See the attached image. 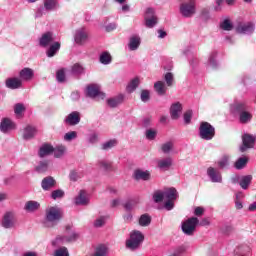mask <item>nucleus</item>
Instances as JSON below:
<instances>
[{
    "label": "nucleus",
    "instance_id": "e433bc0d",
    "mask_svg": "<svg viewBox=\"0 0 256 256\" xmlns=\"http://www.w3.org/2000/svg\"><path fill=\"white\" fill-rule=\"evenodd\" d=\"M253 180V176L248 175V176H242V178L240 179V186L243 190H248L251 182Z\"/></svg>",
    "mask_w": 256,
    "mask_h": 256
},
{
    "label": "nucleus",
    "instance_id": "7ed1b4c3",
    "mask_svg": "<svg viewBox=\"0 0 256 256\" xmlns=\"http://www.w3.org/2000/svg\"><path fill=\"white\" fill-rule=\"evenodd\" d=\"M58 9H60L59 0H43V6L37 9L35 18L43 17L47 13L57 11Z\"/></svg>",
    "mask_w": 256,
    "mask_h": 256
},
{
    "label": "nucleus",
    "instance_id": "e2e57ef3",
    "mask_svg": "<svg viewBox=\"0 0 256 256\" xmlns=\"http://www.w3.org/2000/svg\"><path fill=\"white\" fill-rule=\"evenodd\" d=\"M219 168H227L229 166V156H223L218 162Z\"/></svg>",
    "mask_w": 256,
    "mask_h": 256
},
{
    "label": "nucleus",
    "instance_id": "4d7b16f0",
    "mask_svg": "<svg viewBox=\"0 0 256 256\" xmlns=\"http://www.w3.org/2000/svg\"><path fill=\"white\" fill-rule=\"evenodd\" d=\"M140 225L146 226L150 225L151 223V216H148V214H143L139 219Z\"/></svg>",
    "mask_w": 256,
    "mask_h": 256
},
{
    "label": "nucleus",
    "instance_id": "bb28decb",
    "mask_svg": "<svg viewBox=\"0 0 256 256\" xmlns=\"http://www.w3.org/2000/svg\"><path fill=\"white\" fill-rule=\"evenodd\" d=\"M178 198V192L176 188H167L164 190V200H170L175 204V200Z\"/></svg>",
    "mask_w": 256,
    "mask_h": 256
},
{
    "label": "nucleus",
    "instance_id": "72a5a7b5",
    "mask_svg": "<svg viewBox=\"0 0 256 256\" xmlns=\"http://www.w3.org/2000/svg\"><path fill=\"white\" fill-rule=\"evenodd\" d=\"M217 57H218L217 51H213L209 55L208 66L211 67L212 69H217V67H219V62L217 61Z\"/></svg>",
    "mask_w": 256,
    "mask_h": 256
},
{
    "label": "nucleus",
    "instance_id": "2f4dec72",
    "mask_svg": "<svg viewBox=\"0 0 256 256\" xmlns=\"http://www.w3.org/2000/svg\"><path fill=\"white\" fill-rule=\"evenodd\" d=\"M71 73L77 76L85 75V66L80 64V62H75V64L71 66Z\"/></svg>",
    "mask_w": 256,
    "mask_h": 256
},
{
    "label": "nucleus",
    "instance_id": "f257e3e1",
    "mask_svg": "<svg viewBox=\"0 0 256 256\" xmlns=\"http://www.w3.org/2000/svg\"><path fill=\"white\" fill-rule=\"evenodd\" d=\"M62 219V210L58 206H50L46 209V215L44 219L45 227H55Z\"/></svg>",
    "mask_w": 256,
    "mask_h": 256
},
{
    "label": "nucleus",
    "instance_id": "603ef678",
    "mask_svg": "<svg viewBox=\"0 0 256 256\" xmlns=\"http://www.w3.org/2000/svg\"><path fill=\"white\" fill-rule=\"evenodd\" d=\"M165 82L167 86H173L174 84V74L173 72H166L164 74Z\"/></svg>",
    "mask_w": 256,
    "mask_h": 256
},
{
    "label": "nucleus",
    "instance_id": "a18cd8bd",
    "mask_svg": "<svg viewBox=\"0 0 256 256\" xmlns=\"http://www.w3.org/2000/svg\"><path fill=\"white\" fill-rule=\"evenodd\" d=\"M49 168V162L43 161L39 162L38 166H36V172H39V174H42L44 172H47Z\"/></svg>",
    "mask_w": 256,
    "mask_h": 256
},
{
    "label": "nucleus",
    "instance_id": "c85d7f7f",
    "mask_svg": "<svg viewBox=\"0 0 256 256\" xmlns=\"http://www.w3.org/2000/svg\"><path fill=\"white\" fill-rule=\"evenodd\" d=\"M54 152V146L51 144H42V146L39 148V156L40 158H45V156H49Z\"/></svg>",
    "mask_w": 256,
    "mask_h": 256
},
{
    "label": "nucleus",
    "instance_id": "58836bf2",
    "mask_svg": "<svg viewBox=\"0 0 256 256\" xmlns=\"http://www.w3.org/2000/svg\"><path fill=\"white\" fill-rule=\"evenodd\" d=\"M99 61L102 65H110V63H112V56L108 51H105L104 53H101Z\"/></svg>",
    "mask_w": 256,
    "mask_h": 256
},
{
    "label": "nucleus",
    "instance_id": "423d86ee",
    "mask_svg": "<svg viewBox=\"0 0 256 256\" xmlns=\"http://www.w3.org/2000/svg\"><path fill=\"white\" fill-rule=\"evenodd\" d=\"M85 94L89 98H101L102 100L106 98V94L102 92L99 84H88L85 88Z\"/></svg>",
    "mask_w": 256,
    "mask_h": 256
},
{
    "label": "nucleus",
    "instance_id": "ddd939ff",
    "mask_svg": "<svg viewBox=\"0 0 256 256\" xmlns=\"http://www.w3.org/2000/svg\"><path fill=\"white\" fill-rule=\"evenodd\" d=\"M237 33L242 35H252L255 31L254 23H241L236 28Z\"/></svg>",
    "mask_w": 256,
    "mask_h": 256
},
{
    "label": "nucleus",
    "instance_id": "13d9d810",
    "mask_svg": "<svg viewBox=\"0 0 256 256\" xmlns=\"http://www.w3.org/2000/svg\"><path fill=\"white\" fill-rule=\"evenodd\" d=\"M145 134H146V138L148 140H155L156 136H157V130H153L152 128H148L146 131H145Z\"/></svg>",
    "mask_w": 256,
    "mask_h": 256
},
{
    "label": "nucleus",
    "instance_id": "79ce46f5",
    "mask_svg": "<svg viewBox=\"0 0 256 256\" xmlns=\"http://www.w3.org/2000/svg\"><path fill=\"white\" fill-rule=\"evenodd\" d=\"M107 253H108L107 245H98L94 255H92V256H106Z\"/></svg>",
    "mask_w": 256,
    "mask_h": 256
},
{
    "label": "nucleus",
    "instance_id": "bf43d9fd",
    "mask_svg": "<svg viewBox=\"0 0 256 256\" xmlns=\"http://www.w3.org/2000/svg\"><path fill=\"white\" fill-rule=\"evenodd\" d=\"M24 110H26V107L24 104H21V103L15 104L14 112H15V114H17V116H21L23 114Z\"/></svg>",
    "mask_w": 256,
    "mask_h": 256
},
{
    "label": "nucleus",
    "instance_id": "9b49d317",
    "mask_svg": "<svg viewBox=\"0 0 256 256\" xmlns=\"http://www.w3.org/2000/svg\"><path fill=\"white\" fill-rule=\"evenodd\" d=\"M1 225L5 229H12L17 225V218L15 216V212H6L1 220Z\"/></svg>",
    "mask_w": 256,
    "mask_h": 256
},
{
    "label": "nucleus",
    "instance_id": "49530a36",
    "mask_svg": "<svg viewBox=\"0 0 256 256\" xmlns=\"http://www.w3.org/2000/svg\"><path fill=\"white\" fill-rule=\"evenodd\" d=\"M98 166L101 170H112V162L108 160H100Z\"/></svg>",
    "mask_w": 256,
    "mask_h": 256
},
{
    "label": "nucleus",
    "instance_id": "4468645a",
    "mask_svg": "<svg viewBox=\"0 0 256 256\" xmlns=\"http://www.w3.org/2000/svg\"><path fill=\"white\" fill-rule=\"evenodd\" d=\"M242 146H240V151L241 152H246L248 148H253L255 144V137L252 136L251 134H244L242 136Z\"/></svg>",
    "mask_w": 256,
    "mask_h": 256
},
{
    "label": "nucleus",
    "instance_id": "f8f14e48",
    "mask_svg": "<svg viewBox=\"0 0 256 256\" xmlns=\"http://www.w3.org/2000/svg\"><path fill=\"white\" fill-rule=\"evenodd\" d=\"M207 176L210 178V181L215 184H222L223 176L217 168L209 167L207 170Z\"/></svg>",
    "mask_w": 256,
    "mask_h": 256
},
{
    "label": "nucleus",
    "instance_id": "412c9836",
    "mask_svg": "<svg viewBox=\"0 0 256 256\" xmlns=\"http://www.w3.org/2000/svg\"><path fill=\"white\" fill-rule=\"evenodd\" d=\"M6 87L15 90L17 88H21L22 80L21 77L14 76L12 78H7L5 81Z\"/></svg>",
    "mask_w": 256,
    "mask_h": 256
},
{
    "label": "nucleus",
    "instance_id": "ea45409f",
    "mask_svg": "<svg viewBox=\"0 0 256 256\" xmlns=\"http://www.w3.org/2000/svg\"><path fill=\"white\" fill-rule=\"evenodd\" d=\"M139 84H140V78L138 77L132 78V80H130L129 84L126 86V90H128V92H134V90H136Z\"/></svg>",
    "mask_w": 256,
    "mask_h": 256
},
{
    "label": "nucleus",
    "instance_id": "b1692460",
    "mask_svg": "<svg viewBox=\"0 0 256 256\" xmlns=\"http://www.w3.org/2000/svg\"><path fill=\"white\" fill-rule=\"evenodd\" d=\"M56 184L57 182L55 178H53L52 176H46V178L42 180V184H41L42 190L44 191L51 190V188H54Z\"/></svg>",
    "mask_w": 256,
    "mask_h": 256
},
{
    "label": "nucleus",
    "instance_id": "9d476101",
    "mask_svg": "<svg viewBox=\"0 0 256 256\" xmlns=\"http://www.w3.org/2000/svg\"><path fill=\"white\" fill-rule=\"evenodd\" d=\"M87 41H89V33L85 27H81L80 29H76L74 33V42L76 45H86Z\"/></svg>",
    "mask_w": 256,
    "mask_h": 256
},
{
    "label": "nucleus",
    "instance_id": "5701e85b",
    "mask_svg": "<svg viewBox=\"0 0 256 256\" xmlns=\"http://www.w3.org/2000/svg\"><path fill=\"white\" fill-rule=\"evenodd\" d=\"M234 256H251V247L250 245H239L234 251Z\"/></svg>",
    "mask_w": 256,
    "mask_h": 256
},
{
    "label": "nucleus",
    "instance_id": "a19ab883",
    "mask_svg": "<svg viewBox=\"0 0 256 256\" xmlns=\"http://www.w3.org/2000/svg\"><path fill=\"white\" fill-rule=\"evenodd\" d=\"M39 207H40L39 202L30 200L29 202H26L24 209L26 211H37V209H39Z\"/></svg>",
    "mask_w": 256,
    "mask_h": 256
},
{
    "label": "nucleus",
    "instance_id": "09e8293b",
    "mask_svg": "<svg viewBox=\"0 0 256 256\" xmlns=\"http://www.w3.org/2000/svg\"><path fill=\"white\" fill-rule=\"evenodd\" d=\"M140 98L142 102H149L151 100V91L147 89L141 90Z\"/></svg>",
    "mask_w": 256,
    "mask_h": 256
},
{
    "label": "nucleus",
    "instance_id": "4be33fe9",
    "mask_svg": "<svg viewBox=\"0 0 256 256\" xmlns=\"http://www.w3.org/2000/svg\"><path fill=\"white\" fill-rule=\"evenodd\" d=\"M141 45V37L139 35H132L129 39V51H137Z\"/></svg>",
    "mask_w": 256,
    "mask_h": 256
},
{
    "label": "nucleus",
    "instance_id": "69168bd1",
    "mask_svg": "<svg viewBox=\"0 0 256 256\" xmlns=\"http://www.w3.org/2000/svg\"><path fill=\"white\" fill-rule=\"evenodd\" d=\"M65 78H66L65 70L61 68V70L57 71V80L58 82H64Z\"/></svg>",
    "mask_w": 256,
    "mask_h": 256
},
{
    "label": "nucleus",
    "instance_id": "f3484780",
    "mask_svg": "<svg viewBox=\"0 0 256 256\" xmlns=\"http://www.w3.org/2000/svg\"><path fill=\"white\" fill-rule=\"evenodd\" d=\"M35 76V70L33 68H29V66H25V68H22L19 72V77L21 82L23 83L24 81H30L34 78Z\"/></svg>",
    "mask_w": 256,
    "mask_h": 256
},
{
    "label": "nucleus",
    "instance_id": "f704fd0d",
    "mask_svg": "<svg viewBox=\"0 0 256 256\" xmlns=\"http://www.w3.org/2000/svg\"><path fill=\"white\" fill-rule=\"evenodd\" d=\"M83 176H85L83 170H71V172L69 173V178L72 182H77L78 180L83 178Z\"/></svg>",
    "mask_w": 256,
    "mask_h": 256
},
{
    "label": "nucleus",
    "instance_id": "cd10ccee",
    "mask_svg": "<svg viewBox=\"0 0 256 256\" xmlns=\"http://www.w3.org/2000/svg\"><path fill=\"white\" fill-rule=\"evenodd\" d=\"M172 164H173L172 158H162L157 162V166L159 170H163V171L170 170Z\"/></svg>",
    "mask_w": 256,
    "mask_h": 256
},
{
    "label": "nucleus",
    "instance_id": "1a4fd4ad",
    "mask_svg": "<svg viewBox=\"0 0 256 256\" xmlns=\"http://www.w3.org/2000/svg\"><path fill=\"white\" fill-rule=\"evenodd\" d=\"M144 21L145 26L148 29H153V27L157 25L159 19L155 13V9H153L152 7H148V9H146V12L144 14Z\"/></svg>",
    "mask_w": 256,
    "mask_h": 256
},
{
    "label": "nucleus",
    "instance_id": "473e14b6",
    "mask_svg": "<svg viewBox=\"0 0 256 256\" xmlns=\"http://www.w3.org/2000/svg\"><path fill=\"white\" fill-rule=\"evenodd\" d=\"M154 89L160 96L165 95L167 92V86L165 82H163V80H158L157 82H155Z\"/></svg>",
    "mask_w": 256,
    "mask_h": 256
},
{
    "label": "nucleus",
    "instance_id": "5fc2aeb1",
    "mask_svg": "<svg viewBox=\"0 0 256 256\" xmlns=\"http://www.w3.org/2000/svg\"><path fill=\"white\" fill-rule=\"evenodd\" d=\"M65 192L64 190H54L51 194L52 200H60L61 198H64Z\"/></svg>",
    "mask_w": 256,
    "mask_h": 256
},
{
    "label": "nucleus",
    "instance_id": "f03ea898",
    "mask_svg": "<svg viewBox=\"0 0 256 256\" xmlns=\"http://www.w3.org/2000/svg\"><path fill=\"white\" fill-rule=\"evenodd\" d=\"M79 238V233L72 227L66 225V230L63 235H57L56 239L52 241L53 245H62L63 243H71Z\"/></svg>",
    "mask_w": 256,
    "mask_h": 256
},
{
    "label": "nucleus",
    "instance_id": "0e129e2a",
    "mask_svg": "<svg viewBox=\"0 0 256 256\" xmlns=\"http://www.w3.org/2000/svg\"><path fill=\"white\" fill-rule=\"evenodd\" d=\"M193 118V110H187L184 112V122L185 124H191V119Z\"/></svg>",
    "mask_w": 256,
    "mask_h": 256
},
{
    "label": "nucleus",
    "instance_id": "c9c22d12",
    "mask_svg": "<svg viewBox=\"0 0 256 256\" xmlns=\"http://www.w3.org/2000/svg\"><path fill=\"white\" fill-rule=\"evenodd\" d=\"M249 162V158L247 156H242L241 158H238L236 162L234 163V166L237 170H243L247 166Z\"/></svg>",
    "mask_w": 256,
    "mask_h": 256
},
{
    "label": "nucleus",
    "instance_id": "37998d69",
    "mask_svg": "<svg viewBox=\"0 0 256 256\" xmlns=\"http://www.w3.org/2000/svg\"><path fill=\"white\" fill-rule=\"evenodd\" d=\"M117 144L118 140H116V138L108 140L107 142H104L102 144V150H111V148H114L115 146H117Z\"/></svg>",
    "mask_w": 256,
    "mask_h": 256
},
{
    "label": "nucleus",
    "instance_id": "20e7f679",
    "mask_svg": "<svg viewBox=\"0 0 256 256\" xmlns=\"http://www.w3.org/2000/svg\"><path fill=\"white\" fill-rule=\"evenodd\" d=\"M215 126H212L210 122H200L198 128V135L202 140H213L215 137Z\"/></svg>",
    "mask_w": 256,
    "mask_h": 256
},
{
    "label": "nucleus",
    "instance_id": "7c9ffc66",
    "mask_svg": "<svg viewBox=\"0 0 256 256\" xmlns=\"http://www.w3.org/2000/svg\"><path fill=\"white\" fill-rule=\"evenodd\" d=\"M60 49H61V43H59L58 41L53 43L52 41V45L50 44L48 51H46L47 57L49 58L55 57V55H57Z\"/></svg>",
    "mask_w": 256,
    "mask_h": 256
},
{
    "label": "nucleus",
    "instance_id": "c756f323",
    "mask_svg": "<svg viewBox=\"0 0 256 256\" xmlns=\"http://www.w3.org/2000/svg\"><path fill=\"white\" fill-rule=\"evenodd\" d=\"M124 100V94H118V96H114L113 98H108L107 99V104L111 108H116L119 106V104H122Z\"/></svg>",
    "mask_w": 256,
    "mask_h": 256
},
{
    "label": "nucleus",
    "instance_id": "338daca9",
    "mask_svg": "<svg viewBox=\"0 0 256 256\" xmlns=\"http://www.w3.org/2000/svg\"><path fill=\"white\" fill-rule=\"evenodd\" d=\"M117 27H118L117 23H108V25L105 26V31H107L108 33H111L112 31H115Z\"/></svg>",
    "mask_w": 256,
    "mask_h": 256
},
{
    "label": "nucleus",
    "instance_id": "774afa93",
    "mask_svg": "<svg viewBox=\"0 0 256 256\" xmlns=\"http://www.w3.org/2000/svg\"><path fill=\"white\" fill-rule=\"evenodd\" d=\"M136 204L137 202L135 200H130L129 202H126V204H124V207L126 211H131V209H133V207H135Z\"/></svg>",
    "mask_w": 256,
    "mask_h": 256
},
{
    "label": "nucleus",
    "instance_id": "dca6fc26",
    "mask_svg": "<svg viewBox=\"0 0 256 256\" xmlns=\"http://www.w3.org/2000/svg\"><path fill=\"white\" fill-rule=\"evenodd\" d=\"M64 122L66 124H69L70 126H76V124H79L81 122V113L77 110H74L68 116H66Z\"/></svg>",
    "mask_w": 256,
    "mask_h": 256
},
{
    "label": "nucleus",
    "instance_id": "39448f33",
    "mask_svg": "<svg viewBox=\"0 0 256 256\" xmlns=\"http://www.w3.org/2000/svg\"><path fill=\"white\" fill-rule=\"evenodd\" d=\"M231 110L239 114V120L242 123L249 122L252 118V114L247 111V106L243 102H235L232 104Z\"/></svg>",
    "mask_w": 256,
    "mask_h": 256
},
{
    "label": "nucleus",
    "instance_id": "393cba45",
    "mask_svg": "<svg viewBox=\"0 0 256 256\" xmlns=\"http://www.w3.org/2000/svg\"><path fill=\"white\" fill-rule=\"evenodd\" d=\"M89 196L85 190H81L75 198V204L76 205H89Z\"/></svg>",
    "mask_w": 256,
    "mask_h": 256
},
{
    "label": "nucleus",
    "instance_id": "2eb2a0df",
    "mask_svg": "<svg viewBox=\"0 0 256 256\" xmlns=\"http://www.w3.org/2000/svg\"><path fill=\"white\" fill-rule=\"evenodd\" d=\"M133 178L137 181L143 180L144 182H147L148 180H151V172L149 170L138 168L137 170H134Z\"/></svg>",
    "mask_w": 256,
    "mask_h": 256
},
{
    "label": "nucleus",
    "instance_id": "052dcab7",
    "mask_svg": "<svg viewBox=\"0 0 256 256\" xmlns=\"http://www.w3.org/2000/svg\"><path fill=\"white\" fill-rule=\"evenodd\" d=\"M185 251V247L183 245L179 246V247H175V249H172L169 254L172 256H179L181 255V253H183Z\"/></svg>",
    "mask_w": 256,
    "mask_h": 256
},
{
    "label": "nucleus",
    "instance_id": "864d4df0",
    "mask_svg": "<svg viewBox=\"0 0 256 256\" xmlns=\"http://www.w3.org/2000/svg\"><path fill=\"white\" fill-rule=\"evenodd\" d=\"M87 141L89 144H97V142H99V134H97V132L88 134Z\"/></svg>",
    "mask_w": 256,
    "mask_h": 256
},
{
    "label": "nucleus",
    "instance_id": "6e6d98bb",
    "mask_svg": "<svg viewBox=\"0 0 256 256\" xmlns=\"http://www.w3.org/2000/svg\"><path fill=\"white\" fill-rule=\"evenodd\" d=\"M54 256H70L67 247H59L54 251Z\"/></svg>",
    "mask_w": 256,
    "mask_h": 256
},
{
    "label": "nucleus",
    "instance_id": "6e6552de",
    "mask_svg": "<svg viewBox=\"0 0 256 256\" xmlns=\"http://www.w3.org/2000/svg\"><path fill=\"white\" fill-rule=\"evenodd\" d=\"M198 223V218H188L185 221H182L181 229L186 235H194Z\"/></svg>",
    "mask_w": 256,
    "mask_h": 256
},
{
    "label": "nucleus",
    "instance_id": "a211bd4d",
    "mask_svg": "<svg viewBox=\"0 0 256 256\" xmlns=\"http://www.w3.org/2000/svg\"><path fill=\"white\" fill-rule=\"evenodd\" d=\"M16 124L11 120V118H2L0 122V130L1 132L7 133L11 130H15Z\"/></svg>",
    "mask_w": 256,
    "mask_h": 256
},
{
    "label": "nucleus",
    "instance_id": "a878e982",
    "mask_svg": "<svg viewBox=\"0 0 256 256\" xmlns=\"http://www.w3.org/2000/svg\"><path fill=\"white\" fill-rule=\"evenodd\" d=\"M37 134V128L35 126H25L24 130H23V138L24 140H31L32 138H34Z\"/></svg>",
    "mask_w": 256,
    "mask_h": 256
},
{
    "label": "nucleus",
    "instance_id": "c03bdc74",
    "mask_svg": "<svg viewBox=\"0 0 256 256\" xmlns=\"http://www.w3.org/2000/svg\"><path fill=\"white\" fill-rule=\"evenodd\" d=\"M164 199H165V191L161 192V190H158L157 192H154L153 200L154 202H156V204L163 202Z\"/></svg>",
    "mask_w": 256,
    "mask_h": 256
},
{
    "label": "nucleus",
    "instance_id": "0eeeda50",
    "mask_svg": "<svg viewBox=\"0 0 256 256\" xmlns=\"http://www.w3.org/2000/svg\"><path fill=\"white\" fill-rule=\"evenodd\" d=\"M143 240L144 235L141 231H132L130 239L126 241V247H129L130 249H137V247H139Z\"/></svg>",
    "mask_w": 256,
    "mask_h": 256
},
{
    "label": "nucleus",
    "instance_id": "3c124183",
    "mask_svg": "<svg viewBox=\"0 0 256 256\" xmlns=\"http://www.w3.org/2000/svg\"><path fill=\"white\" fill-rule=\"evenodd\" d=\"M221 29H223L224 31H232L233 29V23H231V21H229V19H225L224 21H222V23L220 24Z\"/></svg>",
    "mask_w": 256,
    "mask_h": 256
},
{
    "label": "nucleus",
    "instance_id": "4c0bfd02",
    "mask_svg": "<svg viewBox=\"0 0 256 256\" xmlns=\"http://www.w3.org/2000/svg\"><path fill=\"white\" fill-rule=\"evenodd\" d=\"M66 146H63V144H60L59 146H56L53 148L54 157L55 158H62L66 154Z\"/></svg>",
    "mask_w": 256,
    "mask_h": 256
},
{
    "label": "nucleus",
    "instance_id": "680f3d73",
    "mask_svg": "<svg viewBox=\"0 0 256 256\" xmlns=\"http://www.w3.org/2000/svg\"><path fill=\"white\" fill-rule=\"evenodd\" d=\"M107 221L106 216H100V218L95 219L94 227H103Z\"/></svg>",
    "mask_w": 256,
    "mask_h": 256
},
{
    "label": "nucleus",
    "instance_id": "aec40b11",
    "mask_svg": "<svg viewBox=\"0 0 256 256\" xmlns=\"http://www.w3.org/2000/svg\"><path fill=\"white\" fill-rule=\"evenodd\" d=\"M182 110H183V106L181 102H174L173 104H171V108H170L171 118L173 120H178V118H180V114Z\"/></svg>",
    "mask_w": 256,
    "mask_h": 256
},
{
    "label": "nucleus",
    "instance_id": "6ab92c4d",
    "mask_svg": "<svg viewBox=\"0 0 256 256\" xmlns=\"http://www.w3.org/2000/svg\"><path fill=\"white\" fill-rule=\"evenodd\" d=\"M53 41H55V37H54L53 33L48 31L47 33H44L42 35V37H40L39 45H40V47H49V45H51V43H53Z\"/></svg>",
    "mask_w": 256,
    "mask_h": 256
},
{
    "label": "nucleus",
    "instance_id": "de8ad7c7",
    "mask_svg": "<svg viewBox=\"0 0 256 256\" xmlns=\"http://www.w3.org/2000/svg\"><path fill=\"white\" fill-rule=\"evenodd\" d=\"M77 136H78L77 132L75 130H72L64 134V140L66 142H72V140H76Z\"/></svg>",
    "mask_w": 256,
    "mask_h": 256
},
{
    "label": "nucleus",
    "instance_id": "8fccbe9b",
    "mask_svg": "<svg viewBox=\"0 0 256 256\" xmlns=\"http://www.w3.org/2000/svg\"><path fill=\"white\" fill-rule=\"evenodd\" d=\"M174 144L173 142H165L162 144L161 149L164 154H170L171 150H173Z\"/></svg>",
    "mask_w": 256,
    "mask_h": 256
}]
</instances>
